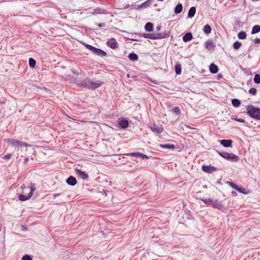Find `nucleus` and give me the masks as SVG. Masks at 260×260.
Masks as SVG:
<instances>
[{"label": "nucleus", "instance_id": "nucleus-26", "mask_svg": "<svg viewBox=\"0 0 260 260\" xmlns=\"http://www.w3.org/2000/svg\"><path fill=\"white\" fill-rule=\"evenodd\" d=\"M211 27L209 24H206L203 27V31L206 34H209L211 32Z\"/></svg>", "mask_w": 260, "mask_h": 260}, {"label": "nucleus", "instance_id": "nucleus-43", "mask_svg": "<svg viewBox=\"0 0 260 260\" xmlns=\"http://www.w3.org/2000/svg\"><path fill=\"white\" fill-rule=\"evenodd\" d=\"M234 119L237 121L242 123H244L245 122V120L243 118H235Z\"/></svg>", "mask_w": 260, "mask_h": 260}, {"label": "nucleus", "instance_id": "nucleus-42", "mask_svg": "<svg viewBox=\"0 0 260 260\" xmlns=\"http://www.w3.org/2000/svg\"><path fill=\"white\" fill-rule=\"evenodd\" d=\"M11 157V155L10 154H7L3 157V158L4 159H10Z\"/></svg>", "mask_w": 260, "mask_h": 260}, {"label": "nucleus", "instance_id": "nucleus-40", "mask_svg": "<svg viewBox=\"0 0 260 260\" xmlns=\"http://www.w3.org/2000/svg\"><path fill=\"white\" fill-rule=\"evenodd\" d=\"M36 189V188L35 187V185L34 184H31V186H30V191L29 192V193H32V195L33 194V192L34 191V190Z\"/></svg>", "mask_w": 260, "mask_h": 260}, {"label": "nucleus", "instance_id": "nucleus-10", "mask_svg": "<svg viewBox=\"0 0 260 260\" xmlns=\"http://www.w3.org/2000/svg\"><path fill=\"white\" fill-rule=\"evenodd\" d=\"M92 14H107L108 12L103 8H96L93 9V12H91Z\"/></svg>", "mask_w": 260, "mask_h": 260}, {"label": "nucleus", "instance_id": "nucleus-30", "mask_svg": "<svg viewBox=\"0 0 260 260\" xmlns=\"http://www.w3.org/2000/svg\"><path fill=\"white\" fill-rule=\"evenodd\" d=\"M246 33L242 31L238 33V37L240 39H244L246 38Z\"/></svg>", "mask_w": 260, "mask_h": 260}, {"label": "nucleus", "instance_id": "nucleus-8", "mask_svg": "<svg viewBox=\"0 0 260 260\" xmlns=\"http://www.w3.org/2000/svg\"><path fill=\"white\" fill-rule=\"evenodd\" d=\"M202 170L205 172L208 173H211L215 171H216V168L213 166H203Z\"/></svg>", "mask_w": 260, "mask_h": 260}, {"label": "nucleus", "instance_id": "nucleus-14", "mask_svg": "<svg viewBox=\"0 0 260 260\" xmlns=\"http://www.w3.org/2000/svg\"><path fill=\"white\" fill-rule=\"evenodd\" d=\"M211 206L213 208L219 210H221L223 208L221 203L218 200H212Z\"/></svg>", "mask_w": 260, "mask_h": 260}, {"label": "nucleus", "instance_id": "nucleus-12", "mask_svg": "<svg viewBox=\"0 0 260 260\" xmlns=\"http://www.w3.org/2000/svg\"><path fill=\"white\" fill-rule=\"evenodd\" d=\"M76 173L78 176L83 179H87L88 178V174L80 169H76Z\"/></svg>", "mask_w": 260, "mask_h": 260}, {"label": "nucleus", "instance_id": "nucleus-29", "mask_svg": "<svg viewBox=\"0 0 260 260\" xmlns=\"http://www.w3.org/2000/svg\"><path fill=\"white\" fill-rule=\"evenodd\" d=\"M10 143L12 146H19L20 141L15 139H11L9 140Z\"/></svg>", "mask_w": 260, "mask_h": 260}, {"label": "nucleus", "instance_id": "nucleus-47", "mask_svg": "<svg viewBox=\"0 0 260 260\" xmlns=\"http://www.w3.org/2000/svg\"><path fill=\"white\" fill-rule=\"evenodd\" d=\"M98 25L99 27H105L106 26V24L104 23H101L98 24Z\"/></svg>", "mask_w": 260, "mask_h": 260}, {"label": "nucleus", "instance_id": "nucleus-18", "mask_svg": "<svg viewBox=\"0 0 260 260\" xmlns=\"http://www.w3.org/2000/svg\"><path fill=\"white\" fill-rule=\"evenodd\" d=\"M192 39V35L191 32H187L185 34L183 37V41L187 42Z\"/></svg>", "mask_w": 260, "mask_h": 260}, {"label": "nucleus", "instance_id": "nucleus-21", "mask_svg": "<svg viewBox=\"0 0 260 260\" xmlns=\"http://www.w3.org/2000/svg\"><path fill=\"white\" fill-rule=\"evenodd\" d=\"M183 9L182 5L180 3L177 4L174 9L175 13L176 14L180 13Z\"/></svg>", "mask_w": 260, "mask_h": 260}, {"label": "nucleus", "instance_id": "nucleus-16", "mask_svg": "<svg viewBox=\"0 0 260 260\" xmlns=\"http://www.w3.org/2000/svg\"><path fill=\"white\" fill-rule=\"evenodd\" d=\"M210 72L212 74H216L218 71V67L214 63H212L209 67Z\"/></svg>", "mask_w": 260, "mask_h": 260}, {"label": "nucleus", "instance_id": "nucleus-45", "mask_svg": "<svg viewBox=\"0 0 260 260\" xmlns=\"http://www.w3.org/2000/svg\"><path fill=\"white\" fill-rule=\"evenodd\" d=\"M231 186L232 187V188H233L235 190L237 189V188H238V186L236 184H235L234 183H231Z\"/></svg>", "mask_w": 260, "mask_h": 260}, {"label": "nucleus", "instance_id": "nucleus-25", "mask_svg": "<svg viewBox=\"0 0 260 260\" xmlns=\"http://www.w3.org/2000/svg\"><path fill=\"white\" fill-rule=\"evenodd\" d=\"M175 71L177 75H180L181 73V66L180 63H176L175 66Z\"/></svg>", "mask_w": 260, "mask_h": 260}, {"label": "nucleus", "instance_id": "nucleus-17", "mask_svg": "<svg viewBox=\"0 0 260 260\" xmlns=\"http://www.w3.org/2000/svg\"><path fill=\"white\" fill-rule=\"evenodd\" d=\"M118 124L121 127L125 128L128 126V122L126 119H122L119 121Z\"/></svg>", "mask_w": 260, "mask_h": 260}, {"label": "nucleus", "instance_id": "nucleus-24", "mask_svg": "<svg viewBox=\"0 0 260 260\" xmlns=\"http://www.w3.org/2000/svg\"><path fill=\"white\" fill-rule=\"evenodd\" d=\"M153 24L151 22H147L145 25V29L147 31H151L153 30Z\"/></svg>", "mask_w": 260, "mask_h": 260}, {"label": "nucleus", "instance_id": "nucleus-4", "mask_svg": "<svg viewBox=\"0 0 260 260\" xmlns=\"http://www.w3.org/2000/svg\"><path fill=\"white\" fill-rule=\"evenodd\" d=\"M218 154L222 157L232 161L237 162L239 160V157L233 153H230L225 152L217 151Z\"/></svg>", "mask_w": 260, "mask_h": 260}, {"label": "nucleus", "instance_id": "nucleus-13", "mask_svg": "<svg viewBox=\"0 0 260 260\" xmlns=\"http://www.w3.org/2000/svg\"><path fill=\"white\" fill-rule=\"evenodd\" d=\"M66 182L70 185L75 186L77 184V180L74 177L70 176L66 180Z\"/></svg>", "mask_w": 260, "mask_h": 260}, {"label": "nucleus", "instance_id": "nucleus-52", "mask_svg": "<svg viewBox=\"0 0 260 260\" xmlns=\"http://www.w3.org/2000/svg\"><path fill=\"white\" fill-rule=\"evenodd\" d=\"M132 40H133V41H137V40H136V39H132Z\"/></svg>", "mask_w": 260, "mask_h": 260}, {"label": "nucleus", "instance_id": "nucleus-22", "mask_svg": "<svg viewBox=\"0 0 260 260\" xmlns=\"http://www.w3.org/2000/svg\"><path fill=\"white\" fill-rule=\"evenodd\" d=\"M159 146L162 148H166V149H174L175 148V146L173 144H160Z\"/></svg>", "mask_w": 260, "mask_h": 260}, {"label": "nucleus", "instance_id": "nucleus-34", "mask_svg": "<svg viewBox=\"0 0 260 260\" xmlns=\"http://www.w3.org/2000/svg\"><path fill=\"white\" fill-rule=\"evenodd\" d=\"M202 201L205 204H207V205H211L212 204V200L210 199H203L202 200Z\"/></svg>", "mask_w": 260, "mask_h": 260}, {"label": "nucleus", "instance_id": "nucleus-33", "mask_svg": "<svg viewBox=\"0 0 260 260\" xmlns=\"http://www.w3.org/2000/svg\"><path fill=\"white\" fill-rule=\"evenodd\" d=\"M254 82L255 83H260V75L259 74H256L254 77Z\"/></svg>", "mask_w": 260, "mask_h": 260}, {"label": "nucleus", "instance_id": "nucleus-11", "mask_svg": "<svg viewBox=\"0 0 260 260\" xmlns=\"http://www.w3.org/2000/svg\"><path fill=\"white\" fill-rule=\"evenodd\" d=\"M221 145H222L223 146L225 147H232V140L230 139L225 140L223 139L219 141Z\"/></svg>", "mask_w": 260, "mask_h": 260}, {"label": "nucleus", "instance_id": "nucleus-35", "mask_svg": "<svg viewBox=\"0 0 260 260\" xmlns=\"http://www.w3.org/2000/svg\"><path fill=\"white\" fill-rule=\"evenodd\" d=\"M173 112L176 113L177 115H179L181 113L179 107H175L173 109Z\"/></svg>", "mask_w": 260, "mask_h": 260}, {"label": "nucleus", "instance_id": "nucleus-3", "mask_svg": "<svg viewBox=\"0 0 260 260\" xmlns=\"http://www.w3.org/2000/svg\"><path fill=\"white\" fill-rule=\"evenodd\" d=\"M142 36L144 38L156 40L167 38L169 36V33H152V34H143Z\"/></svg>", "mask_w": 260, "mask_h": 260}, {"label": "nucleus", "instance_id": "nucleus-54", "mask_svg": "<svg viewBox=\"0 0 260 260\" xmlns=\"http://www.w3.org/2000/svg\"><path fill=\"white\" fill-rule=\"evenodd\" d=\"M3 103V102H2V101L0 100V104H2V103Z\"/></svg>", "mask_w": 260, "mask_h": 260}, {"label": "nucleus", "instance_id": "nucleus-37", "mask_svg": "<svg viewBox=\"0 0 260 260\" xmlns=\"http://www.w3.org/2000/svg\"><path fill=\"white\" fill-rule=\"evenodd\" d=\"M249 93L254 95L256 93V90L255 88H251L249 90Z\"/></svg>", "mask_w": 260, "mask_h": 260}, {"label": "nucleus", "instance_id": "nucleus-2", "mask_svg": "<svg viewBox=\"0 0 260 260\" xmlns=\"http://www.w3.org/2000/svg\"><path fill=\"white\" fill-rule=\"evenodd\" d=\"M247 113L251 118L260 120V109L252 105H249L246 107Z\"/></svg>", "mask_w": 260, "mask_h": 260}, {"label": "nucleus", "instance_id": "nucleus-19", "mask_svg": "<svg viewBox=\"0 0 260 260\" xmlns=\"http://www.w3.org/2000/svg\"><path fill=\"white\" fill-rule=\"evenodd\" d=\"M196 8L194 7H191L188 11V17H189V18L193 17L196 14Z\"/></svg>", "mask_w": 260, "mask_h": 260}, {"label": "nucleus", "instance_id": "nucleus-36", "mask_svg": "<svg viewBox=\"0 0 260 260\" xmlns=\"http://www.w3.org/2000/svg\"><path fill=\"white\" fill-rule=\"evenodd\" d=\"M140 152H132V153H128L127 155L132 156L140 157Z\"/></svg>", "mask_w": 260, "mask_h": 260}, {"label": "nucleus", "instance_id": "nucleus-50", "mask_svg": "<svg viewBox=\"0 0 260 260\" xmlns=\"http://www.w3.org/2000/svg\"><path fill=\"white\" fill-rule=\"evenodd\" d=\"M21 188L22 189H23L24 188H26V187L23 185H22V186H21Z\"/></svg>", "mask_w": 260, "mask_h": 260}, {"label": "nucleus", "instance_id": "nucleus-41", "mask_svg": "<svg viewBox=\"0 0 260 260\" xmlns=\"http://www.w3.org/2000/svg\"><path fill=\"white\" fill-rule=\"evenodd\" d=\"M140 158H142V159H148V157L146 155L140 153Z\"/></svg>", "mask_w": 260, "mask_h": 260}, {"label": "nucleus", "instance_id": "nucleus-39", "mask_svg": "<svg viewBox=\"0 0 260 260\" xmlns=\"http://www.w3.org/2000/svg\"><path fill=\"white\" fill-rule=\"evenodd\" d=\"M19 146H21V147H23V146H25V147H31V145L25 143V142H22L20 141V144H19Z\"/></svg>", "mask_w": 260, "mask_h": 260}, {"label": "nucleus", "instance_id": "nucleus-28", "mask_svg": "<svg viewBox=\"0 0 260 260\" xmlns=\"http://www.w3.org/2000/svg\"><path fill=\"white\" fill-rule=\"evenodd\" d=\"M232 103L233 106L236 108L239 107L241 105V102H240V100H239L238 99H233L232 100Z\"/></svg>", "mask_w": 260, "mask_h": 260}, {"label": "nucleus", "instance_id": "nucleus-9", "mask_svg": "<svg viewBox=\"0 0 260 260\" xmlns=\"http://www.w3.org/2000/svg\"><path fill=\"white\" fill-rule=\"evenodd\" d=\"M154 0H147L141 5H137V9H143L149 7L153 2Z\"/></svg>", "mask_w": 260, "mask_h": 260}, {"label": "nucleus", "instance_id": "nucleus-44", "mask_svg": "<svg viewBox=\"0 0 260 260\" xmlns=\"http://www.w3.org/2000/svg\"><path fill=\"white\" fill-rule=\"evenodd\" d=\"M237 189H236L237 191H238V192H241V193H244V192L243 191L244 190V189L241 188V187H240L238 186V188H237Z\"/></svg>", "mask_w": 260, "mask_h": 260}, {"label": "nucleus", "instance_id": "nucleus-5", "mask_svg": "<svg viewBox=\"0 0 260 260\" xmlns=\"http://www.w3.org/2000/svg\"><path fill=\"white\" fill-rule=\"evenodd\" d=\"M85 47L87 49L91 51L93 53L99 56L104 57L107 55L106 52L104 50L95 48L90 45L86 44Z\"/></svg>", "mask_w": 260, "mask_h": 260}, {"label": "nucleus", "instance_id": "nucleus-20", "mask_svg": "<svg viewBox=\"0 0 260 260\" xmlns=\"http://www.w3.org/2000/svg\"><path fill=\"white\" fill-rule=\"evenodd\" d=\"M32 196V193H28L27 196L20 194L19 196V199L21 201H25L28 200Z\"/></svg>", "mask_w": 260, "mask_h": 260}, {"label": "nucleus", "instance_id": "nucleus-38", "mask_svg": "<svg viewBox=\"0 0 260 260\" xmlns=\"http://www.w3.org/2000/svg\"><path fill=\"white\" fill-rule=\"evenodd\" d=\"M22 260H32V259L30 255L26 254L22 257Z\"/></svg>", "mask_w": 260, "mask_h": 260}, {"label": "nucleus", "instance_id": "nucleus-46", "mask_svg": "<svg viewBox=\"0 0 260 260\" xmlns=\"http://www.w3.org/2000/svg\"><path fill=\"white\" fill-rule=\"evenodd\" d=\"M254 43L255 44H259L260 43V39L259 38H256L254 39Z\"/></svg>", "mask_w": 260, "mask_h": 260}, {"label": "nucleus", "instance_id": "nucleus-48", "mask_svg": "<svg viewBox=\"0 0 260 260\" xmlns=\"http://www.w3.org/2000/svg\"><path fill=\"white\" fill-rule=\"evenodd\" d=\"M61 194L60 193H56V194H53V197L54 198H56L57 197H58Z\"/></svg>", "mask_w": 260, "mask_h": 260}, {"label": "nucleus", "instance_id": "nucleus-31", "mask_svg": "<svg viewBox=\"0 0 260 260\" xmlns=\"http://www.w3.org/2000/svg\"><path fill=\"white\" fill-rule=\"evenodd\" d=\"M36 61L34 58H30L29 59V65L30 67L34 68L36 66Z\"/></svg>", "mask_w": 260, "mask_h": 260}, {"label": "nucleus", "instance_id": "nucleus-27", "mask_svg": "<svg viewBox=\"0 0 260 260\" xmlns=\"http://www.w3.org/2000/svg\"><path fill=\"white\" fill-rule=\"evenodd\" d=\"M128 57L132 61H136L138 59V56L135 53H131Z\"/></svg>", "mask_w": 260, "mask_h": 260}, {"label": "nucleus", "instance_id": "nucleus-1", "mask_svg": "<svg viewBox=\"0 0 260 260\" xmlns=\"http://www.w3.org/2000/svg\"><path fill=\"white\" fill-rule=\"evenodd\" d=\"M102 84V83L100 81H91L88 78L78 83V85L80 87H84L91 89H95L101 86Z\"/></svg>", "mask_w": 260, "mask_h": 260}, {"label": "nucleus", "instance_id": "nucleus-32", "mask_svg": "<svg viewBox=\"0 0 260 260\" xmlns=\"http://www.w3.org/2000/svg\"><path fill=\"white\" fill-rule=\"evenodd\" d=\"M241 45L242 44L240 42L236 41L233 44V48L235 50H238L241 46Z\"/></svg>", "mask_w": 260, "mask_h": 260}, {"label": "nucleus", "instance_id": "nucleus-51", "mask_svg": "<svg viewBox=\"0 0 260 260\" xmlns=\"http://www.w3.org/2000/svg\"><path fill=\"white\" fill-rule=\"evenodd\" d=\"M27 160H28V159H27V158L25 159V162H27Z\"/></svg>", "mask_w": 260, "mask_h": 260}, {"label": "nucleus", "instance_id": "nucleus-49", "mask_svg": "<svg viewBox=\"0 0 260 260\" xmlns=\"http://www.w3.org/2000/svg\"><path fill=\"white\" fill-rule=\"evenodd\" d=\"M160 29H161V26H157L156 27V30L157 31H159L160 30Z\"/></svg>", "mask_w": 260, "mask_h": 260}, {"label": "nucleus", "instance_id": "nucleus-23", "mask_svg": "<svg viewBox=\"0 0 260 260\" xmlns=\"http://www.w3.org/2000/svg\"><path fill=\"white\" fill-rule=\"evenodd\" d=\"M260 32V25H255L253 26L251 34L253 35Z\"/></svg>", "mask_w": 260, "mask_h": 260}, {"label": "nucleus", "instance_id": "nucleus-7", "mask_svg": "<svg viewBox=\"0 0 260 260\" xmlns=\"http://www.w3.org/2000/svg\"><path fill=\"white\" fill-rule=\"evenodd\" d=\"M149 127L153 132L156 134H160L163 131V128L155 124H151Z\"/></svg>", "mask_w": 260, "mask_h": 260}, {"label": "nucleus", "instance_id": "nucleus-53", "mask_svg": "<svg viewBox=\"0 0 260 260\" xmlns=\"http://www.w3.org/2000/svg\"><path fill=\"white\" fill-rule=\"evenodd\" d=\"M74 73L75 74H78V73H77V72H74Z\"/></svg>", "mask_w": 260, "mask_h": 260}, {"label": "nucleus", "instance_id": "nucleus-6", "mask_svg": "<svg viewBox=\"0 0 260 260\" xmlns=\"http://www.w3.org/2000/svg\"><path fill=\"white\" fill-rule=\"evenodd\" d=\"M107 46L111 49H115L118 48V44L114 38H111L107 40L106 43Z\"/></svg>", "mask_w": 260, "mask_h": 260}, {"label": "nucleus", "instance_id": "nucleus-15", "mask_svg": "<svg viewBox=\"0 0 260 260\" xmlns=\"http://www.w3.org/2000/svg\"><path fill=\"white\" fill-rule=\"evenodd\" d=\"M205 47L208 50H211L212 49L215 47L212 41L211 40H207L205 43Z\"/></svg>", "mask_w": 260, "mask_h": 260}]
</instances>
